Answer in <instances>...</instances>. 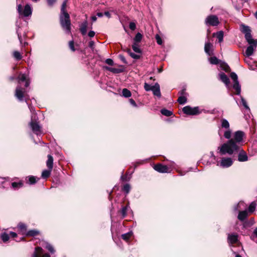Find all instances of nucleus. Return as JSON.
<instances>
[{"label": "nucleus", "mask_w": 257, "mask_h": 257, "mask_svg": "<svg viewBox=\"0 0 257 257\" xmlns=\"http://www.w3.org/2000/svg\"><path fill=\"white\" fill-rule=\"evenodd\" d=\"M213 36H216V38H217L219 43H221L223 40L224 33L222 31H219L217 32L216 34L214 33L213 34Z\"/></svg>", "instance_id": "23"}, {"label": "nucleus", "mask_w": 257, "mask_h": 257, "mask_svg": "<svg viewBox=\"0 0 257 257\" xmlns=\"http://www.w3.org/2000/svg\"><path fill=\"white\" fill-rule=\"evenodd\" d=\"M23 186V184L21 181L19 182H13L12 183V187L15 190L18 189L19 188L22 187Z\"/></svg>", "instance_id": "27"}, {"label": "nucleus", "mask_w": 257, "mask_h": 257, "mask_svg": "<svg viewBox=\"0 0 257 257\" xmlns=\"http://www.w3.org/2000/svg\"><path fill=\"white\" fill-rule=\"evenodd\" d=\"M161 112L163 115L166 116H170L173 114V112L165 108L162 109Z\"/></svg>", "instance_id": "32"}, {"label": "nucleus", "mask_w": 257, "mask_h": 257, "mask_svg": "<svg viewBox=\"0 0 257 257\" xmlns=\"http://www.w3.org/2000/svg\"><path fill=\"white\" fill-rule=\"evenodd\" d=\"M1 238L4 242H6L9 240L10 238V235L6 232H3L1 234Z\"/></svg>", "instance_id": "35"}, {"label": "nucleus", "mask_w": 257, "mask_h": 257, "mask_svg": "<svg viewBox=\"0 0 257 257\" xmlns=\"http://www.w3.org/2000/svg\"><path fill=\"white\" fill-rule=\"evenodd\" d=\"M105 63L106 64H107L108 65H113V61L111 59H110V58H108V59H106L105 60Z\"/></svg>", "instance_id": "56"}, {"label": "nucleus", "mask_w": 257, "mask_h": 257, "mask_svg": "<svg viewBox=\"0 0 257 257\" xmlns=\"http://www.w3.org/2000/svg\"><path fill=\"white\" fill-rule=\"evenodd\" d=\"M43 249L41 247H36L35 250L32 254V257H51L50 255L48 253H45L42 255Z\"/></svg>", "instance_id": "10"}, {"label": "nucleus", "mask_w": 257, "mask_h": 257, "mask_svg": "<svg viewBox=\"0 0 257 257\" xmlns=\"http://www.w3.org/2000/svg\"><path fill=\"white\" fill-rule=\"evenodd\" d=\"M48 169L52 170L53 167V158L51 155H48V160L46 162Z\"/></svg>", "instance_id": "21"}, {"label": "nucleus", "mask_w": 257, "mask_h": 257, "mask_svg": "<svg viewBox=\"0 0 257 257\" xmlns=\"http://www.w3.org/2000/svg\"><path fill=\"white\" fill-rule=\"evenodd\" d=\"M69 47L71 50L73 52H74L77 50L75 48L74 42L73 41H71L69 42Z\"/></svg>", "instance_id": "50"}, {"label": "nucleus", "mask_w": 257, "mask_h": 257, "mask_svg": "<svg viewBox=\"0 0 257 257\" xmlns=\"http://www.w3.org/2000/svg\"><path fill=\"white\" fill-rule=\"evenodd\" d=\"M248 216V212L246 210L239 211L237 218L241 221H244Z\"/></svg>", "instance_id": "18"}, {"label": "nucleus", "mask_w": 257, "mask_h": 257, "mask_svg": "<svg viewBox=\"0 0 257 257\" xmlns=\"http://www.w3.org/2000/svg\"><path fill=\"white\" fill-rule=\"evenodd\" d=\"M13 56L17 60H20L22 58L21 53L18 51H14Z\"/></svg>", "instance_id": "41"}, {"label": "nucleus", "mask_w": 257, "mask_h": 257, "mask_svg": "<svg viewBox=\"0 0 257 257\" xmlns=\"http://www.w3.org/2000/svg\"><path fill=\"white\" fill-rule=\"evenodd\" d=\"M56 2V0H47L48 5L52 6Z\"/></svg>", "instance_id": "57"}, {"label": "nucleus", "mask_w": 257, "mask_h": 257, "mask_svg": "<svg viewBox=\"0 0 257 257\" xmlns=\"http://www.w3.org/2000/svg\"><path fill=\"white\" fill-rule=\"evenodd\" d=\"M241 31L245 35V34H248V33L251 32V30L248 26H245L243 24L241 25Z\"/></svg>", "instance_id": "29"}, {"label": "nucleus", "mask_w": 257, "mask_h": 257, "mask_svg": "<svg viewBox=\"0 0 257 257\" xmlns=\"http://www.w3.org/2000/svg\"><path fill=\"white\" fill-rule=\"evenodd\" d=\"M245 38L248 44L257 43L252 38L251 32L248 34H245Z\"/></svg>", "instance_id": "26"}, {"label": "nucleus", "mask_w": 257, "mask_h": 257, "mask_svg": "<svg viewBox=\"0 0 257 257\" xmlns=\"http://www.w3.org/2000/svg\"><path fill=\"white\" fill-rule=\"evenodd\" d=\"M39 180V178H37L34 176H29L26 178V182L29 185H33L35 184Z\"/></svg>", "instance_id": "17"}, {"label": "nucleus", "mask_w": 257, "mask_h": 257, "mask_svg": "<svg viewBox=\"0 0 257 257\" xmlns=\"http://www.w3.org/2000/svg\"><path fill=\"white\" fill-rule=\"evenodd\" d=\"M129 28L132 30H135L136 28V24L134 22H131L129 24Z\"/></svg>", "instance_id": "55"}, {"label": "nucleus", "mask_w": 257, "mask_h": 257, "mask_svg": "<svg viewBox=\"0 0 257 257\" xmlns=\"http://www.w3.org/2000/svg\"><path fill=\"white\" fill-rule=\"evenodd\" d=\"M60 23L63 29L67 34L71 33V22L68 13H64L60 16Z\"/></svg>", "instance_id": "2"}, {"label": "nucleus", "mask_w": 257, "mask_h": 257, "mask_svg": "<svg viewBox=\"0 0 257 257\" xmlns=\"http://www.w3.org/2000/svg\"><path fill=\"white\" fill-rule=\"evenodd\" d=\"M17 33L18 37L19 40L20 41V42L22 44V36H21V33H20L19 32L18 29L17 30Z\"/></svg>", "instance_id": "59"}, {"label": "nucleus", "mask_w": 257, "mask_h": 257, "mask_svg": "<svg viewBox=\"0 0 257 257\" xmlns=\"http://www.w3.org/2000/svg\"><path fill=\"white\" fill-rule=\"evenodd\" d=\"M30 83V79H28L26 81H25V87H28L29 86Z\"/></svg>", "instance_id": "63"}, {"label": "nucleus", "mask_w": 257, "mask_h": 257, "mask_svg": "<svg viewBox=\"0 0 257 257\" xmlns=\"http://www.w3.org/2000/svg\"><path fill=\"white\" fill-rule=\"evenodd\" d=\"M244 136V133L242 131H237L235 132L233 138L229 140L218 148L219 154L221 155L226 154L231 155L237 153L241 144L243 142Z\"/></svg>", "instance_id": "1"}, {"label": "nucleus", "mask_w": 257, "mask_h": 257, "mask_svg": "<svg viewBox=\"0 0 257 257\" xmlns=\"http://www.w3.org/2000/svg\"><path fill=\"white\" fill-rule=\"evenodd\" d=\"M240 99H241V105L244 107V108L245 109L249 110H250L249 109V107L248 106L247 102L246 101L245 99L242 96H241V95L240 96Z\"/></svg>", "instance_id": "36"}, {"label": "nucleus", "mask_w": 257, "mask_h": 257, "mask_svg": "<svg viewBox=\"0 0 257 257\" xmlns=\"http://www.w3.org/2000/svg\"><path fill=\"white\" fill-rule=\"evenodd\" d=\"M221 126L223 128H225L226 129L229 128V123L228 121L225 118H223L221 120Z\"/></svg>", "instance_id": "33"}, {"label": "nucleus", "mask_w": 257, "mask_h": 257, "mask_svg": "<svg viewBox=\"0 0 257 257\" xmlns=\"http://www.w3.org/2000/svg\"><path fill=\"white\" fill-rule=\"evenodd\" d=\"M205 52L209 56L213 55V45L209 41L205 42L204 46Z\"/></svg>", "instance_id": "12"}, {"label": "nucleus", "mask_w": 257, "mask_h": 257, "mask_svg": "<svg viewBox=\"0 0 257 257\" xmlns=\"http://www.w3.org/2000/svg\"><path fill=\"white\" fill-rule=\"evenodd\" d=\"M104 15L105 16H106L107 17H108V18H110V17H111V15H110V13H109V12H105L104 13Z\"/></svg>", "instance_id": "64"}, {"label": "nucleus", "mask_w": 257, "mask_h": 257, "mask_svg": "<svg viewBox=\"0 0 257 257\" xmlns=\"http://www.w3.org/2000/svg\"><path fill=\"white\" fill-rule=\"evenodd\" d=\"M246 207L245 203L242 201H240L237 204L234 206L235 211H239L240 209L244 208Z\"/></svg>", "instance_id": "24"}, {"label": "nucleus", "mask_w": 257, "mask_h": 257, "mask_svg": "<svg viewBox=\"0 0 257 257\" xmlns=\"http://www.w3.org/2000/svg\"><path fill=\"white\" fill-rule=\"evenodd\" d=\"M144 88L147 91H152L154 95L159 97H160L161 96L160 85L158 83L152 86L145 82L144 84Z\"/></svg>", "instance_id": "3"}, {"label": "nucleus", "mask_w": 257, "mask_h": 257, "mask_svg": "<svg viewBox=\"0 0 257 257\" xmlns=\"http://www.w3.org/2000/svg\"><path fill=\"white\" fill-rule=\"evenodd\" d=\"M142 37H143L142 35L140 33H138L136 35V36L134 39V43H140L142 39Z\"/></svg>", "instance_id": "30"}, {"label": "nucleus", "mask_w": 257, "mask_h": 257, "mask_svg": "<svg viewBox=\"0 0 257 257\" xmlns=\"http://www.w3.org/2000/svg\"><path fill=\"white\" fill-rule=\"evenodd\" d=\"M39 234V231L36 230H31L28 231L26 235L29 236H35Z\"/></svg>", "instance_id": "37"}, {"label": "nucleus", "mask_w": 257, "mask_h": 257, "mask_svg": "<svg viewBox=\"0 0 257 257\" xmlns=\"http://www.w3.org/2000/svg\"><path fill=\"white\" fill-rule=\"evenodd\" d=\"M95 33L93 31H90L88 33V36L90 38H93L95 36Z\"/></svg>", "instance_id": "58"}, {"label": "nucleus", "mask_w": 257, "mask_h": 257, "mask_svg": "<svg viewBox=\"0 0 257 257\" xmlns=\"http://www.w3.org/2000/svg\"><path fill=\"white\" fill-rule=\"evenodd\" d=\"M238 161L240 162H246L248 161V158L246 153L242 149H240L239 147V151H238Z\"/></svg>", "instance_id": "11"}, {"label": "nucleus", "mask_w": 257, "mask_h": 257, "mask_svg": "<svg viewBox=\"0 0 257 257\" xmlns=\"http://www.w3.org/2000/svg\"><path fill=\"white\" fill-rule=\"evenodd\" d=\"M128 208H129L128 204H127L125 206H123L122 207L121 211H120V213H121L122 217L123 218H124L126 216V211Z\"/></svg>", "instance_id": "34"}, {"label": "nucleus", "mask_w": 257, "mask_h": 257, "mask_svg": "<svg viewBox=\"0 0 257 257\" xmlns=\"http://www.w3.org/2000/svg\"><path fill=\"white\" fill-rule=\"evenodd\" d=\"M249 44V46L247 47L245 51V55L247 57H249L253 54V51L256 47L257 43H250Z\"/></svg>", "instance_id": "13"}, {"label": "nucleus", "mask_w": 257, "mask_h": 257, "mask_svg": "<svg viewBox=\"0 0 257 257\" xmlns=\"http://www.w3.org/2000/svg\"><path fill=\"white\" fill-rule=\"evenodd\" d=\"M219 79L227 86L230 82L227 76L224 73L221 72L219 74Z\"/></svg>", "instance_id": "16"}, {"label": "nucleus", "mask_w": 257, "mask_h": 257, "mask_svg": "<svg viewBox=\"0 0 257 257\" xmlns=\"http://www.w3.org/2000/svg\"><path fill=\"white\" fill-rule=\"evenodd\" d=\"M88 27V22L87 21L83 22L80 26V32L82 36L86 34Z\"/></svg>", "instance_id": "15"}, {"label": "nucleus", "mask_w": 257, "mask_h": 257, "mask_svg": "<svg viewBox=\"0 0 257 257\" xmlns=\"http://www.w3.org/2000/svg\"><path fill=\"white\" fill-rule=\"evenodd\" d=\"M19 80L18 82L20 83L21 82H24L26 81L28 79L27 78L26 75L25 74H20L18 77Z\"/></svg>", "instance_id": "40"}, {"label": "nucleus", "mask_w": 257, "mask_h": 257, "mask_svg": "<svg viewBox=\"0 0 257 257\" xmlns=\"http://www.w3.org/2000/svg\"><path fill=\"white\" fill-rule=\"evenodd\" d=\"M123 71V68H112L111 72L115 73V74H118L121 73Z\"/></svg>", "instance_id": "47"}, {"label": "nucleus", "mask_w": 257, "mask_h": 257, "mask_svg": "<svg viewBox=\"0 0 257 257\" xmlns=\"http://www.w3.org/2000/svg\"><path fill=\"white\" fill-rule=\"evenodd\" d=\"M66 6V1H64L62 5L61 9V15H63L64 13H67L65 11V8Z\"/></svg>", "instance_id": "46"}, {"label": "nucleus", "mask_w": 257, "mask_h": 257, "mask_svg": "<svg viewBox=\"0 0 257 257\" xmlns=\"http://www.w3.org/2000/svg\"><path fill=\"white\" fill-rule=\"evenodd\" d=\"M230 77L233 81V82H238V77L236 74L234 72H231L230 73Z\"/></svg>", "instance_id": "45"}, {"label": "nucleus", "mask_w": 257, "mask_h": 257, "mask_svg": "<svg viewBox=\"0 0 257 257\" xmlns=\"http://www.w3.org/2000/svg\"><path fill=\"white\" fill-rule=\"evenodd\" d=\"M132 48L133 50L136 53H140L141 52V51L139 47L138 43H134L133 45H132Z\"/></svg>", "instance_id": "42"}, {"label": "nucleus", "mask_w": 257, "mask_h": 257, "mask_svg": "<svg viewBox=\"0 0 257 257\" xmlns=\"http://www.w3.org/2000/svg\"><path fill=\"white\" fill-rule=\"evenodd\" d=\"M122 96L125 98H128L131 96V91L126 88H124L122 91Z\"/></svg>", "instance_id": "31"}, {"label": "nucleus", "mask_w": 257, "mask_h": 257, "mask_svg": "<svg viewBox=\"0 0 257 257\" xmlns=\"http://www.w3.org/2000/svg\"><path fill=\"white\" fill-rule=\"evenodd\" d=\"M178 101L181 104H184L187 102V98L185 96H180L178 99Z\"/></svg>", "instance_id": "44"}, {"label": "nucleus", "mask_w": 257, "mask_h": 257, "mask_svg": "<svg viewBox=\"0 0 257 257\" xmlns=\"http://www.w3.org/2000/svg\"><path fill=\"white\" fill-rule=\"evenodd\" d=\"M129 102H130V103L134 106L135 107H136L137 106V104L136 103V102L135 101V100L134 99H133L132 98H131L129 99Z\"/></svg>", "instance_id": "61"}, {"label": "nucleus", "mask_w": 257, "mask_h": 257, "mask_svg": "<svg viewBox=\"0 0 257 257\" xmlns=\"http://www.w3.org/2000/svg\"><path fill=\"white\" fill-rule=\"evenodd\" d=\"M154 169L160 173H167L168 172V167L166 165H163L161 164H158L154 166Z\"/></svg>", "instance_id": "14"}, {"label": "nucleus", "mask_w": 257, "mask_h": 257, "mask_svg": "<svg viewBox=\"0 0 257 257\" xmlns=\"http://www.w3.org/2000/svg\"><path fill=\"white\" fill-rule=\"evenodd\" d=\"M221 65L222 66V69L225 71L226 72H227L229 71V67L226 64H225V63H223V64H221Z\"/></svg>", "instance_id": "54"}, {"label": "nucleus", "mask_w": 257, "mask_h": 257, "mask_svg": "<svg viewBox=\"0 0 257 257\" xmlns=\"http://www.w3.org/2000/svg\"><path fill=\"white\" fill-rule=\"evenodd\" d=\"M128 53L130 54V55L133 58H134L135 59H138L140 58V55H138V54H136L133 52H132L130 50L128 51Z\"/></svg>", "instance_id": "51"}, {"label": "nucleus", "mask_w": 257, "mask_h": 257, "mask_svg": "<svg viewBox=\"0 0 257 257\" xmlns=\"http://www.w3.org/2000/svg\"><path fill=\"white\" fill-rule=\"evenodd\" d=\"M130 185L128 184H126L123 187V191L126 193L128 194L130 191Z\"/></svg>", "instance_id": "48"}, {"label": "nucleus", "mask_w": 257, "mask_h": 257, "mask_svg": "<svg viewBox=\"0 0 257 257\" xmlns=\"http://www.w3.org/2000/svg\"><path fill=\"white\" fill-rule=\"evenodd\" d=\"M232 164L233 160L231 158L223 157L221 158L220 162L217 163V165L222 168H228L230 167Z\"/></svg>", "instance_id": "7"}, {"label": "nucleus", "mask_w": 257, "mask_h": 257, "mask_svg": "<svg viewBox=\"0 0 257 257\" xmlns=\"http://www.w3.org/2000/svg\"><path fill=\"white\" fill-rule=\"evenodd\" d=\"M255 207L256 203H254V202H251L248 207L249 212H253L255 210Z\"/></svg>", "instance_id": "43"}, {"label": "nucleus", "mask_w": 257, "mask_h": 257, "mask_svg": "<svg viewBox=\"0 0 257 257\" xmlns=\"http://www.w3.org/2000/svg\"><path fill=\"white\" fill-rule=\"evenodd\" d=\"M183 111L188 115H196L200 113L198 107H191L190 106H185L183 108Z\"/></svg>", "instance_id": "8"}, {"label": "nucleus", "mask_w": 257, "mask_h": 257, "mask_svg": "<svg viewBox=\"0 0 257 257\" xmlns=\"http://www.w3.org/2000/svg\"><path fill=\"white\" fill-rule=\"evenodd\" d=\"M155 38L158 44L162 45L163 44L162 39L158 34L156 35Z\"/></svg>", "instance_id": "49"}, {"label": "nucleus", "mask_w": 257, "mask_h": 257, "mask_svg": "<svg viewBox=\"0 0 257 257\" xmlns=\"http://www.w3.org/2000/svg\"><path fill=\"white\" fill-rule=\"evenodd\" d=\"M89 48H90L92 50H93L94 49V42L93 41H91L89 42L88 45Z\"/></svg>", "instance_id": "60"}, {"label": "nucleus", "mask_w": 257, "mask_h": 257, "mask_svg": "<svg viewBox=\"0 0 257 257\" xmlns=\"http://www.w3.org/2000/svg\"><path fill=\"white\" fill-rule=\"evenodd\" d=\"M29 126L33 132L36 135L38 136L42 134L41 126L39 124L38 122L35 120V118L33 119V117H32V120L29 122Z\"/></svg>", "instance_id": "6"}, {"label": "nucleus", "mask_w": 257, "mask_h": 257, "mask_svg": "<svg viewBox=\"0 0 257 257\" xmlns=\"http://www.w3.org/2000/svg\"><path fill=\"white\" fill-rule=\"evenodd\" d=\"M42 245L44 247H45L47 250H48L51 253L53 254L55 253V250L53 246L48 242L44 241L42 243Z\"/></svg>", "instance_id": "19"}, {"label": "nucleus", "mask_w": 257, "mask_h": 257, "mask_svg": "<svg viewBox=\"0 0 257 257\" xmlns=\"http://www.w3.org/2000/svg\"><path fill=\"white\" fill-rule=\"evenodd\" d=\"M17 11L20 15L27 17L32 15V9L30 5L27 4L23 11L22 5L20 4L17 6Z\"/></svg>", "instance_id": "4"}, {"label": "nucleus", "mask_w": 257, "mask_h": 257, "mask_svg": "<svg viewBox=\"0 0 257 257\" xmlns=\"http://www.w3.org/2000/svg\"><path fill=\"white\" fill-rule=\"evenodd\" d=\"M132 235H133V232L132 231H131V232H127L126 233L122 234L121 237L123 240L127 241L131 237V236Z\"/></svg>", "instance_id": "38"}, {"label": "nucleus", "mask_w": 257, "mask_h": 257, "mask_svg": "<svg viewBox=\"0 0 257 257\" xmlns=\"http://www.w3.org/2000/svg\"><path fill=\"white\" fill-rule=\"evenodd\" d=\"M228 242L230 243H235L238 240V235L235 234H229L228 236Z\"/></svg>", "instance_id": "22"}, {"label": "nucleus", "mask_w": 257, "mask_h": 257, "mask_svg": "<svg viewBox=\"0 0 257 257\" xmlns=\"http://www.w3.org/2000/svg\"><path fill=\"white\" fill-rule=\"evenodd\" d=\"M25 92V89L22 88L20 86H18L16 89L15 96L19 101H22L24 100Z\"/></svg>", "instance_id": "9"}, {"label": "nucleus", "mask_w": 257, "mask_h": 257, "mask_svg": "<svg viewBox=\"0 0 257 257\" xmlns=\"http://www.w3.org/2000/svg\"><path fill=\"white\" fill-rule=\"evenodd\" d=\"M232 87L235 90V94L240 96L241 86L239 82H234Z\"/></svg>", "instance_id": "20"}, {"label": "nucleus", "mask_w": 257, "mask_h": 257, "mask_svg": "<svg viewBox=\"0 0 257 257\" xmlns=\"http://www.w3.org/2000/svg\"><path fill=\"white\" fill-rule=\"evenodd\" d=\"M205 23L208 26H217L219 24V21L216 16L211 15L206 17Z\"/></svg>", "instance_id": "5"}, {"label": "nucleus", "mask_w": 257, "mask_h": 257, "mask_svg": "<svg viewBox=\"0 0 257 257\" xmlns=\"http://www.w3.org/2000/svg\"><path fill=\"white\" fill-rule=\"evenodd\" d=\"M208 60L210 64L214 65L218 64L221 62V61L215 56L211 57L209 58Z\"/></svg>", "instance_id": "25"}, {"label": "nucleus", "mask_w": 257, "mask_h": 257, "mask_svg": "<svg viewBox=\"0 0 257 257\" xmlns=\"http://www.w3.org/2000/svg\"><path fill=\"white\" fill-rule=\"evenodd\" d=\"M224 137L225 139H231V131L229 128L227 129L226 131H225L224 133Z\"/></svg>", "instance_id": "39"}, {"label": "nucleus", "mask_w": 257, "mask_h": 257, "mask_svg": "<svg viewBox=\"0 0 257 257\" xmlns=\"http://www.w3.org/2000/svg\"><path fill=\"white\" fill-rule=\"evenodd\" d=\"M255 237H257V227L255 228L254 229L252 234L250 236V238L253 240Z\"/></svg>", "instance_id": "53"}, {"label": "nucleus", "mask_w": 257, "mask_h": 257, "mask_svg": "<svg viewBox=\"0 0 257 257\" xmlns=\"http://www.w3.org/2000/svg\"><path fill=\"white\" fill-rule=\"evenodd\" d=\"M52 170H50L49 169H48V170H44L42 173V176H41L43 178L45 179V178H47L48 177H49V176L51 174V172Z\"/></svg>", "instance_id": "28"}, {"label": "nucleus", "mask_w": 257, "mask_h": 257, "mask_svg": "<svg viewBox=\"0 0 257 257\" xmlns=\"http://www.w3.org/2000/svg\"><path fill=\"white\" fill-rule=\"evenodd\" d=\"M18 228L21 230H26V225L23 223H20L18 225Z\"/></svg>", "instance_id": "52"}, {"label": "nucleus", "mask_w": 257, "mask_h": 257, "mask_svg": "<svg viewBox=\"0 0 257 257\" xmlns=\"http://www.w3.org/2000/svg\"><path fill=\"white\" fill-rule=\"evenodd\" d=\"M10 237L15 238L17 236V234L16 232L11 231L9 234Z\"/></svg>", "instance_id": "62"}]
</instances>
